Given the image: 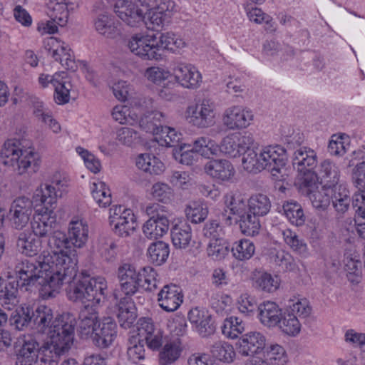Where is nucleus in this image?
<instances>
[{"instance_id":"nucleus-6","label":"nucleus","mask_w":365,"mask_h":365,"mask_svg":"<svg viewBox=\"0 0 365 365\" xmlns=\"http://www.w3.org/2000/svg\"><path fill=\"white\" fill-rule=\"evenodd\" d=\"M110 224L120 237H128L137 227L136 218L130 209L122 205H115L110 209Z\"/></svg>"},{"instance_id":"nucleus-46","label":"nucleus","mask_w":365,"mask_h":365,"mask_svg":"<svg viewBox=\"0 0 365 365\" xmlns=\"http://www.w3.org/2000/svg\"><path fill=\"white\" fill-rule=\"evenodd\" d=\"M283 213L287 219L297 227L304 224L306 217L300 204L294 200H288L283 203Z\"/></svg>"},{"instance_id":"nucleus-48","label":"nucleus","mask_w":365,"mask_h":365,"mask_svg":"<svg viewBox=\"0 0 365 365\" xmlns=\"http://www.w3.org/2000/svg\"><path fill=\"white\" fill-rule=\"evenodd\" d=\"M345 269L349 280L353 283H359L361 274V262L359 255L356 252L344 254Z\"/></svg>"},{"instance_id":"nucleus-29","label":"nucleus","mask_w":365,"mask_h":365,"mask_svg":"<svg viewBox=\"0 0 365 365\" xmlns=\"http://www.w3.org/2000/svg\"><path fill=\"white\" fill-rule=\"evenodd\" d=\"M331 202L336 216L343 217L350 208L351 197L349 190L344 185L331 189Z\"/></svg>"},{"instance_id":"nucleus-43","label":"nucleus","mask_w":365,"mask_h":365,"mask_svg":"<svg viewBox=\"0 0 365 365\" xmlns=\"http://www.w3.org/2000/svg\"><path fill=\"white\" fill-rule=\"evenodd\" d=\"M285 244L297 254L307 257L309 255V249L304 240L291 229L287 228L281 231Z\"/></svg>"},{"instance_id":"nucleus-57","label":"nucleus","mask_w":365,"mask_h":365,"mask_svg":"<svg viewBox=\"0 0 365 365\" xmlns=\"http://www.w3.org/2000/svg\"><path fill=\"white\" fill-rule=\"evenodd\" d=\"M234 257L243 261L250 259L255 252V246L250 240L243 239L235 242L231 249Z\"/></svg>"},{"instance_id":"nucleus-21","label":"nucleus","mask_w":365,"mask_h":365,"mask_svg":"<svg viewBox=\"0 0 365 365\" xmlns=\"http://www.w3.org/2000/svg\"><path fill=\"white\" fill-rule=\"evenodd\" d=\"M16 159V163H11L9 167L20 175L29 173H36L40 165V158L35 149L29 145Z\"/></svg>"},{"instance_id":"nucleus-7","label":"nucleus","mask_w":365,"mask_h":365,"mask_svg":"<svg viewBox=\"0 0 365 365\" xmlns=\"http://www.w3.org/2000/svg\"><path fill=\"white\" fill-rule=\"evenodd\" d=\"M262 163L276 180L284 179L283 170L287 160V150L279 145L264 146Z\"/></svg>"},{"instance_id":"nucleus-51","label":"nucleus","mask_w":365,"mask_h":365,"mask_svg":"<svg viewBox=\"0 0 365 365\" xmlns=\"http://www.w3.org/2000/svg\"><path fill=\"white\" fill-rule=\"evenodd\" d=\"M35 197L36 200L39 199L45 210H51L53 211L54 205L56 204L57 199L61 197V194L54 190L53 187L46 183L41 185L39 190H36Z\"/></svg>"},{"instance_id":"nucleus-50","label":"nucleus","mask_w":365,"mask_h":365,"mask_svg":"<svg viewBox=\"0 0 365 365\" xmlns=\"http://www.w3.org/2000/svg\"><path fill=\"white\" fill-rule=\"evenodd\" d=\"M210 353L214 358L224 363H231L235 357L233 346L224 341H217L212 344Z\"/></svg>"},{"instance_id":"nucleus-60","label":"nucleus","mask_w":365,"mask_h":365,"mask_svg":"<svg viewBox=\"0 0 365 365\" xmlns=\"http://www.w3.org/2000/svg\"><path fill=\"white\" fill-rule=\"evenodd\" d=\"M277 326L284 333L291 336L299 334L301 329L297 317L289 312L282 314Z\"/></svg>"},{"instance_id":"nucleus-16","label":"nucleus","mask_w":365,"mask_h":365,"mask_svg":"<svg viewBox=\"0 0 365 365\" xmlns=\"http://www.w3.org/2000/svg\"><path fill=\"white\" fill-rule=\"evenodd\" d=\"M114 11L130 26H137L144 18L143 11L137 3L132 0H118L114 5Z\"/></svg>"},{"instance_id":"nucleus-15","label":"nucleus","mask_w":365,"mask_h":365,"mask_svg":"<svg viewBox=\"0 0 365 365\" xmlns=\"http://www.w3.org/2000/svg\"><path fill=\"white\" fill-rule=\"evenodd\" d=\"M56 225V217L51 210H37L31 222L32 233L39 238L48 237Z\"/></svg>"},{"instance_id":"nucleus-56","label":"nucleus","mask_w":365,"mask_h":365,"mask_svg":"<svg viewBox=\"0 0 365 365\" xmlns=\"http://www.w3.org/2000/svg\"><path fill=\"white\" fill-rule=\"evenodd\" d=\"M262 355L272 365H285L287 362V356L285 350L279 344L265 346Z\"/></svg>"},{"instance_id":"nucleus-26","label":"nucleus","mask_w":365,"mask_h":365,"mask_svg":"<svg viewBox=\"0 0 365 365\" xmlns=\"http://www.w3.org/2000/svg\"><path fill=\"white\" fill-rule=\"evenodd\" d=\"M68 237L71 245L83 247L88 239V226L85 220L73 217L68 225Z\"/></svg>"},{"instance_id":"nucleus-52","label":"nucleus","mask_w":365,"mask_h":365,"mask_svg":"<svg viewBox=\"0 0 365 365\" xmlns=\"http://www.w3.org/2000/svg\"><path fill=\"white\" fill-rule=\"evenodd\" d=\"M169 228L170 225L165 224L164 219L160 222L148 219L143 226V232L145 237L149 240H158L165 235Z\"/></svg>"},{"instance_id":"nucleus-5","label":"nucleus","mask_w":365,"mask_h":365,"mask_svg":"<svg viewBox=\"0 0 365 365\" xmlns=\"http://www.w3.org/2000/svg\"><path fill=\"white\" fill-rule=\"evenodd\" d=\"M255 144L253 135L247 132L234 133L224 137L219 146V152L230 158L245 155L248 148Z\"/></svg>"},{"instance_id":"nucleus-41","label":"nucleus","mask_w":365,"mask_h":365,"mask_svg":"<svg viewBox=\"0 0 365 365\" xmlns=\"http://www.w3.org/2000/svg\"><path fill=\"white\" fill-rule=\"evenodd\" d=\"M76 276V274L69 282H65V283H70L67 290L68 297L71 301L81 302L87 305L86 303L88 302V304H90L91 301H88L87 296L88 289L85 275H83L78 281L71 282V280L73 279Z\"/></svg>"},{"instance_id":"nucleus-34","label":"nucleus","mask_w":365,"mask_h":365,"mask_svg":"<svg viewBox=\"0 0 365 365\" xmlns=\"http://www.w3.org/2000/svg\"><path fill=\"white\" fill-rule=\"evenodd\" d=\"M42 241L33 233L22 232L19 233L16 247L18 250L28 257H34L38 255L41 249Z\"/></svg>"},{"instance_id":"nucleus-53","label":"nucleus","mask_w":365,"mask_h":365,"mask_svg":"<svg viewBox=\"0 0 365 365\" xmlns=\"http://www.w3.org/2000/svg\"><path fill=\"white\" fill-rule=\"evenodd\" d=\"M169 254V245L163 241L153 242L148 249L149 260L155 265L163 264L167 260Z\"/></svg>"},{"instance_id":"nucleus-59","label":"nucleus","mask_w":365,"mask_h":365,"mask_svg":"<svg viewBox=\"0 0 365 365\" xmlns=\"http://www.w3.org/2000/svg\"><path fill=\"white\" fill-rule=\"evenodd\" d=\"M127 354L129 360L137 363L145 358L144 343L136 334L130 336L128 341Z\"/></svg>"},{"instance_id":"nucleus-23","label":"nucleus","mask_w":365,"mask_h":365,"mask_svg":"<svg viewBox=\"0 0 365 365\" xmlns=\"http://www.w3.org/2000/svg\"><path fill=\"white\" fill-rule=\"evenodd\" d=\"M317 170L319 183L325 189H333L339 185L340 170L334 162L326 159L318 165Z\"/></svg>"},{"instance_id":"nucleus-63","label":"nucleus","mask_w":365,"mask_h":365,"mask_svg":"<svg viewBox=\"0 0 365 365\" xmlns=\"http://www.w3.org/2000/svg\"><path fill=\"white\" fill-rule=\"evenodd\" d=\"M186 217L191 222L197 224L203 222L207 217V207L200 202H193L185 210Z\"/></svg>"},{"instance_id":"nucleus-39","label":"nucleus","mask_w":365,"mask_h":365,"mask_svg":"<svg viewBox=\"0 0 365 365\" xmlns=\"http://www.w3.org/2000/svg\"><path fill=\"white\" fill-rule=\"evenodd\" d=\"M69 5L68 2L63 0H51L48 4L47 14L51 20L60 26H63L68 20Z\"/></svg>"},{"instance_id":"nucleus-42","label":"nucleus","mask_w":365,"mask_h":365,"mask_svg":"<svg viewBox=\"0 0 365 365\" xmlns=\"http://www.w3.org/2000/svg\"><path fill=\"white\" fill-rule=\"evenodd\" d=\"M155 42L157 43L156 48H158L160 59L162 57V51L169 50L173 52L178 48L185 46V42L173 33L161 34L159 36L155 34Z\"/></svg>"},{"instance_id":"nucleus-30","label":"nucleus","mask_w":365,"mask_h":365,"mask_svg":"<svg viewBox=\"0 0 365 365\" xmlns=\"http://www.w3.org/2000/svg\"><path fill=\"white\" fill-rule=\"evenodd\" d=\"M292 163L300 171L313 170L317 165V153L309 147H299L293 153Z\"/></svg>"},{"instance_id":"nucleus-36","label":"nucleus","mask_w":365,"mask_h":365,"mask_svg":"<svg viewBox=\"0 0 365 365\" xmlns=\"http://www.w3.org/2000/svg\"><path fill=\"white\" fill-rule=\"evenodd\" d=\"M54 79V95L55 102L59 105L67 103L70 100V91L72 85L68 74L63 71L59 72Z\"/></svg>"},{"instance_id":"nucleus-40","label":"nucleus","mask_w":365,"mask_h":365,"mask_svg":"<svg viewBox=\"0 0 365 365\" xmlns=\"http://www.w3.org/2000/svg\"><path fill=\"white\" fill-rule=\"evenodd\" d=\"M140 170L150 175H160L164 170V164L155 155L150 153L140 154L135 161Z\"/></svg>"},{"instance_id":"nucleus-61","label":"nucleus","mask_w":365,"mask_h":365,"mask_svg":"<svg viewBox=\"0 0 365 365\" xmlns=\"http://www.w3.org/2000/svg\"><path fill=\"white\" fill-rule=\"evenodd\" d=\"M225 203L232 215L238 216L245 213L247 207V201L239 193H227L225 196Z\"/></svg>"},{"instance_id":"nucleus-44","label":"nucleus","mask_w":365,"mask_h":365,"mask_svg":"<svg viewBox=\"0 0 365 365\" xmlns=\"http://www.w3.org/2000/svg\"><path fill=\"white\" fill-rule=\"evenodd\" d=\"M32 321L39 331L46 333L53 319L52 309L45 305L38 306L35 311L31 310Z\"/></svg>"},{"instance_id":"nucleus-35","label":"nucleus","mask_w":365,"mask_h":365,"mask_svg":"<svg viewBox=\"0 0 365 365\" xmlns=\"http://www.w3.org/2000/svg\"><path fill=\"white\" fill-rule=\"evenodd\" d=\"M182 346L180 339L175 338L165 341V345L159 352V364L170 365L180 356Z\"/></svg>"},{"instance_id":"nucleus-22","label":"nucleus","mask_w":365,"mask_h":365,"mask_svg":"<svg viewBox=\"0 0 365 365\" xmlns=\"http://www.w3.org/2000/svg\"><path fill=\"white\" fill-rule=\"evenodd\" d=\"M98 323V316L96 310L90 304L84 305L79 313L78 331L81 338L91 339Z\"/></svg>"},{"instance_id":"nucleus-32","label":"nucleus","mask_w":365,"mask_h":365,"mask_svg":"<svg viewBox=\"0 0 365 365\" xmlns=\"http://www.w3.org/2000/svg\"><path fill=\"white\" fill-rule=\"evenodd\" d=\"M29 145L26 140L15 138L5 141L0 153L3 163L7 166H10L11 163H16V160L19 158V154L21 155Z\"/></svg>"},{"instance_id":"nucleus-54","label":"nucleus","mask_w":365,"mask_h":365,"mask_svg":"<svg viewBox=\"0 0 365 365\" xmlns=\"http://www.w3.org/2000/svg\"><path fill=\"white\" fill-rule=\"evenodd\" d=\"M239 217L240 227L243 234L249 236L258 234L261 227L259 217L252 215L247 210Z\"/></svg>"},{"instance_id":"nucleus-1","label":"nucleus","mask_w":365,"mask_h":365,"mask_svg":"<svg viewBox=\"0 0 365 365\" xmlns=\"http://www.w3.org/2000/svg\"><path fill=\"white\" fill-rule=\"evenodd\" d=\"M43 262L41 255L36 261L25 259L19 262L14 267L16 279L14 281L26 290L34 287L38 288L42 297L48 299L56 296L66 279L51 272V264L48 269L44 267Z\"/></svg>"},{"instance_id":"nucleus-9","label":"nucleus","mask_w":365,"mask_h":365,"mask_svg":"<svg viewBox=\"0 0 365 365\" xmlns=\"http://www.w3.org/2000/svg\"><path fill=\"white\" fill-rule=\"evenodd\" d=\"M135 334L151 350H159L166 341L163 331L155 326L151 318H140L137 322Z\"/></svg>"},{"instance_id":"nucleus-62","label":"nucleus","mask_w":365,"mask_h":365,"mask_svg":"<svg viewBox=\"0 0 365 365\" xmlns=\"http://www.w3.org/2000/svg\"><path fill=\"white\" fill-rule=\"evenodd\" d=\"M9 321L15 329L23 330L32 321L31 309L29 307L16 309L11 315Z\"/></svg>"},{"instance_id":"nucleus-37","label":"nucleus","mask_w":365,"mask_h":365,"mask_svg":"<svg viewBox=\"0 0 365 365\" xmlns=\"http://www.w3.org/2000/svg\"><path fill=\"white\" fill-rule=\"evenodd\" d=\"M264 155V146L255 147V145L247 149L242 158V165L245 170L250 173L260 172L264 170L262 163Z\"/></svg>"},{"instance_id":"nucleus-2","label":"nucleus","mask_w":365,"mask_h":365,"mask_svg":"<svg viewBox=\"0 0 365 365\" xmlns=\"http://www.w3.org/2000/svg\"><path fill=\"white\" fill-rule=\"evenodd\" d=\"M47 245L49 250L41 253V259H43L44 267H50L51 272L61 275L66 282H69L77 274V258L70 248L71 245L66 235L54 230L48 236Z\"/></svg>"},{"instance_id":"nucleus-3","label":"nucleus","mask_w":365,"mask_h":365,"mask_svg":"<svg viewBox=\"0 0 365 365\" xmlns=\"http://www.w3.org/2000/svg\"><path fill=\"white\" fill-rule=\"evenodd\" d=\"M76 324V318L70 313L57 317L46 331V344L58 352L68 351L73 342Z\"/></svg>"},{"instance_id":"nucleus-27","label":"nucleus","mask_w":365,"mask_h":365,"mask_svg":"<svg viewBox=\"0 0 365 365\" xmlns=\"http://www.w3.org/2000/svg\"><path fill=\"white\" fill-rule=\"evenodd\" d=\"M205 173L213 178L227 181L235 175V169L227 160H212L205 165Z\"/></svg>"},{"instance_id":"nucleus-18","label":"nucleus","mask_w":365,"mask_h":365,"mask_svg":"<svg viewBox=\"0 0 365 365\" xmlns=\"http://www.w3.org/2000/svg\"><path fill=\"white\" fill-rule=\"evenodd\" d=\"M183 301L180 289L174 284H166L158 294V302L164 311L173 312L177 310Z\"/></svg>"},{"instance_id":"nucleus-17","label":"nucleus","mask_w":365,"mask_h":365,"mask_svg":"<svg viewBox=\"0 0 365 365\" xmlns=\"http://www.w3.org/2000/svg\"><path fill=\"white\" fill-rule=\"evenodd\" d=\"M173 72L176 81L186 88L195 89L202 81L200 73L191 64L178 63L174 66Z\"/></svg>"},{"instance_id":"nucleus-64","label":"nucleus","mask_w":365,"mask_h":365,"mask_svg":"<svg viewBox=\"0 0 365 365\" xmlns=\"http://www.w3.org/2000/svg\"><path fill=\"white\" fill-rule=\"evenodd\" d=\"M113 118L120 124L133 125L138 120L137 114L130 108L118 105L113 108Z\"/></svg>"},{"instance_id":"nucleus-8","label":"nucleus","mask_w":365,"mask_h":365,"mask_svg":"<svg viewBox=\"0 0 365 365\" xmlns=\"http://www.w3.org/2000/svg\"><path fill=\"white\" fill-rule=\"evenodd\" d=\"M33 212V202L26 197H19L11 204L7 219L11 228L21 230L28 225Z\"/></svg>"},{"instance_id":"nucleus-33","label":"nucleus","mask_w":365,"mask_h":365,"mask_svg":"<svg viewBox=\"0 0 365 365\" xmlns=\"http://www.w3.org/2000/svg\"><path fill=\"white\" fill-rule=\"evenodd\" d=\"M258 311L259 319L265 327H274L280 322L282 310L275 302H264L259 305Z\"/></svg>"},{"instance_id":"nucleus-25","label":"nucleus","mask_w":365,"mask_h":365,"mask_svg":"<svg viewBox=\"0 0 365 365\" xmlns=\"http://www.w3.org/2000/svg\"><path fill=\"white\" fill-rule=\"evenodd\" d=\"M87 284V296L91 301L90 306L99 304L104 301L108 293V285L106 279L103 277H90L85 275Z\"/></svg>"},{"instance_id":"nucleus-14","label":"nucleus","mask_w":365,"mask_h":365,"mask_svg":"<svg viewBox=\"0 0 365 365\" xmlns=\"http://www.w3.org/2000/svg\"><path fill=\"white\" fill-rule=\"evenodd\" d=\"M46 49L56 61H59L67 70L74 71L77 65L68 45L58 41L56 38H51L46 44Z\"/></svg>"},{"instance_id":"nucleus-58","label":"nucleus","mask_w":365,"mask_h":365,"mask_svg":"<svg viewBox=\"0 0 365 365\" xmlns=\"http://www.w3.org/2000/svg\"><path fill=\"white\" fill-rule=\"evenodd\" d=\"M91 189L93 199L100 207H106L111 204L110 191L104 182H93Z\"/></svg>"},{"instance_id":"nucleus-10","label":"nucleus","mask_w":365,"mask_h":365,"mask_svg":"<svg viewBox=\"0 0 365 365\" xmlns=\"http://www.w3.org/2000/svg\"><path fill=\"white\" fill-rule=\"evenodd\" d=\"M156 46L155 34H137L131 36L128 41L130 51L145 60L160 59Z\"/></svg>"},{"instance_id":"nucleus-13","label":"nucleus","mask_w":365,"mask_h":365,"mask_svg":"<svg viewBox=\"0 0 365 365\" xmlns=\"http://www.w3.org/2000/svg\"><path fill=\"white\" fill-rule=\"evenodd\" d=\"M238 353L244 356H257L264 349L265 336L259 331H250L242 335L237 342Z\"/></svg>"},{"instance_id":"nucleus-45","label":"nucleus","mask_w":365,"mask_h":365,"mask_svg":"<svg viewBox=\"0 0 365 365\" xmlns=\"http://www.w3.org/2000/svg\"><path fill=\"white\" fill-rule=\"evenodd\" d=\"M271 206L269 198L261 193L252 195L247 200L248 211L257 217L267 215Z\"/></svg>"},{"instance_id":"nucleus-49","label":"nucleus","mask_w":365,"mask_h":365,"mask_svg":"<svg viewBox=\"0 0 365 365\" xmlns=\"http://www.w3.org/2000/svg\"><path fill=\"white\" fill-rule=\"evenodd\" d=\"M192 148L197 154L206 158L217 155L219 152L218 145L213 140L205 136L196 138L193 141Z\"/></svg>"},{"instance_id":"nucleus-55","label":"nucleus","mask_w":365,"mask_h":365,"mask_svg":"<svg viewBox=\"0 0 365 365\" xmlns=\"http://www.w3.org/2000/svg\"><path fill=\"white\" fill-rule=\"evenodd\" d=\"M245 331V322L237 317H230L224 320L222 332L226 337L234 339Z\"/></svg>"},{"instance_id":"nucleus-12","label":"nucleus","mask_w":365,"mask_h":365,"mask_svg":"<svg viewBox=\"0 0 365 365\" xmlns=\"http://www.w3.org/2000/svg\"><path fill=\"white\" fill-rule=\"evenodd\" d=\"M117 277L119 287L125 296L135 294L142 281L140 272H137L135 267L128 263L120 265L117 270Z\"/></svg>"},{"instance_id":"nucleus-31","label":"nucleus","mask_w":365,"mask_h":365,"mask_svg":"<svg viewBox=\"0 0 365 365\" xmlns=\"http://www.w3.org/2000/svg\"><path fill=\"white\" fill-rule=\"evenodd\" d=\"M170 234L172 242L175 248L186 249L192 242V228L185 221L174 224L171 227Z\"/></svg>"},{"instance_id":"nucleus-4","label":"nucleus","mask_w":365,"mask_h":365,"mask_svg":"<svg viewBox=\"0 0 365 365\" xmlns=\"http://www.w3.org/2000/svg\"><path fill=\"white\" fill-rule=\"evenodd\" d=\"M215 116V103L209 99H202L190 105L185 111L187 122L197 128H207L213 125Z\"/></svg>"},{"instance_id":"nucleus-38","label":"nucleus","mask_w":365,"mask_h":365,"mask_svg":"<svg viewBox=\"0 0 365 365\" xmlns=\"http://www.w3.org/2000/svg\"><path fill=\"white\" fill-rule=\"evenodd\" d=\"M38 344L30 339L25 341L16 354V365H33L38 358Z\"/></svg>"},{"instance_id":"nucleus-11","label":"nucleus","mask_w":365,"mask_h":365,"mask_svg":"<svg viewBox=\"0 0 365 365\" xmlns=\"http://www.w3.org/2000/svg\"><path fill=\"white\" fill-rule=\"evenodd\" d=\"M254 118L252 111L241 106L227 108L222 115L223 125L229 130H236L247 128Z\"/></svg>"},{"instance_id":"nucleus-24","label":"nucleus","mask_w":365,"mask_h":365,"mask_svg":"<svg viewBox=\"0 0 365 365\" xmlns=\"http://www.w3.org/2000/svg\"><path fill=\"white\" fill-rule=\"evenodd\" d=\"M168 115L159 110L147 111L139 120L140 128L146 133L158 135L163 131V123L168 122Z\"/></svg>"},{"instance_id":"nucleus-28","label":"nucleus","mask_w":365,"mask_h":365,"mask_svg":"<svg viewBox=\"0 0 365 365\" xmlns=\"http://www.w3.org/2000/svg\"><path fill=\"white\" fill-rule=\"evenodd\" d=\"M95 30L107 38H114L120 35L119 23L112 15L101 14L93 20Z\"/></svg>"},{"instance_id":"nucleus-20","label":"nucleus","mask_w":365,"mask_h":365,"mask_svg":"<svg viewBox=\"0 0 365 365\" xmlns=\"http://www.w3.org/2000/svg\"><path fill=\"white\" fill-rule=\"evenodd\" d=\"M116 324L110 318L99 322L91 339L93 344L100 349L108 347L116 336Z\"/></svg>"},{"instance_id":"nucleus-19","label":"nucleus","mask_w":365,"mask_h":365,"mask_svg":"<svg viewBox=\"0 0 365 365\" xmlns=\"http://www.w3.org/2000/svg\"><path fill=\"white\" fill-rule=\"evenodd\" d=\"M188 319L202 337H207L215 331L212 316L205 309H192L188 313Z\"/></svg>"},{"instance_id":"nucleus-47","label":"nucleus","mask_w":365,"mask_h":365,"mask_svg":"<svg viewBox=\"0 0 365 365\" xmlns=\"http://www.w3.org/2000/svg\"><path fill=\"white\" fill-rule=\"evenodd\" d=\"M15 281L9 282L0 290V304L6 309H13L19 303L18 288Z\"/></svg>"}]
</instances>
